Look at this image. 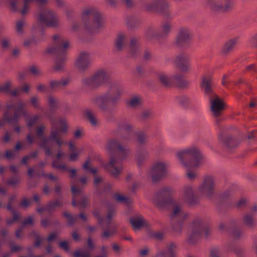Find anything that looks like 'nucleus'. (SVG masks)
<instances>
[{
    "label": "nucleus",
    "instance_id": "1",
    "mask_svg": "<svg viewBox=\"0 0 257 257\" xmlns=\"http://www.w3.org/2000/svg\"><path fill=\"white\" fill-rule=\"evenodd\" d=\"M121 93L120 86L116 83H111L105 93L92 98L91 101L105 113L107 120L111 121L114 119V111L120 101Z\"/></svg>",
    "mask_w": 257,
    "mask_h": 257
},
{
    "label": "nucleus",
    "instance_id": "2",
    "mask_svg": "<svg viewBox=\"0 0 257 257\" xmlns=\"http://www.w3.org/2000/svg\"><path fill=\"white\" fill-rule=\"evenodd\" d=\"M82 22L84 29L90 33H97L104 27L101 14L95 8H89L82 14Z\"/></svg>",
    "mask_w": 257,
    "mask_h": 257
},
{
    "label": "nucleus",
    "instance_id": "3",
    "mask_svg": "<svg viewBox=\"0 0 257 257\" xmlns=\"http://www.w3.org/2000/svg\"><path fill=\"white\" fill-rule=\"evenodd\" d=\"M69 43L68 40H66L62 44L57 43V45L48 48L46 50V53L54 54L56 55V59L54 61V70L59 72L63 70L66 61L67 51L66 49L69 48Z\"/></svg>",
    "mask_w": 257,
    "mask_h": 257
},
{
    "label": "nucleus",
    "instance_id": "4",
    "mask_svg": "<svg viewBox=\"0 0 257 257\" xmlns=\"http://www.w3.org/2000/svg\"><path fill=\"white\" fill-rule=\"evenodd\" d=\"M177 156L184 166L189 167H198L203 158L200 151L196 147L180 152L177 153Z\"/></svg>",
    "mask_w": 257,
    "mask_h": 257
},
{
    "label": "nucleus",
    "instance_id": "5",
    "mask_svg": "<svg viewBox=\"0 0 257 257\" xmlns=\"http://www.w3.org/2000/svg\"><path fill=\"white\" fill-rule=\"evenodd\" d=\"M174 191L170 187H165L161 189L155 195L153 202L159 209H165L170 205L175 204L173 198Z\"/></svg>",
    "mask_w": 257,
    "mask_h": 257
},
{
    "label": "nucleus",
    "instance_id": "6",
    "mask_svg": "<svg viewBox=\"0 0 257 257\" xmlns=\"http://www.w3.org/2000/svg\"><path fill=\"white\" fill-rule=\"evenodd\" d=\"M106 150L110 154V165L113 166L117 161H122L126 158V151L115 139L107 141Z\"/></svg>",
    "mask_w": 257,
    "mask_h": 257
},
{
    "label": "nucleus",
    "instance_id": "7",
    "mask_svg": "<svg viewBox=\"0 0 257 257\" xmlns=\"http://www.w3.org/2000/svg\"><path fill=\"white\" fill-rule=\"evenodd\" d=\"M205 231V237L207 238L210 233V229L205 226L204 222L201 219H195L192 222V231L188 238V242L194 244L197 242V239Z\"/></svg>",
    "mask_w": 257,
    "mask_h": 257
},
{
    "label": "nucleus",
    "instance_id": "8",
    "mask_svg": "<svg viewBox=\"0 0 257 257\" xmlns=\"http://www.w3.org/2000/svg\"><path fill=\"white\" fill-rule=\"evenodd\" d=\"M109 81V77L103 70H99L90 78L83 79V82L91 89L94 90Z\"/></svg>",
    "mask_w": 257,
    "mask_h": 257
},
{
    "label": "nucleus",
    "instance_id": "9",
    "mask_svg": "<svg viewBox=\"0 0 257 257\" xmlns=\"http://www.w3.org/2000/svg\"><path fill=\"white\" fill-rule=\"evenodd\" d=\"M146 11L150 13H159L165 19L171 18L168 3L165 0H155L146 6Z\"/></svg>",
    "mask_w": 257,
    "mask_h": 257
},
{
    "label": "nucleus",
    "instance_id": "10",
    "mask_svg": "<svg viewBox=\"0 0 257 257\" xmlns=\"http://www.w3.org/2000/svg\"><path fill=\"white\" fill-rule=\"evenodd\" d=\"M192 36L188 29L181 28L175 38V46L179 48L187 49L190 47Z\"/></svg>",
    "mask_w": 257,
    "mask_h": 257
},
{
    "label": "nucleus",
    "instance_id": "11",
    "mask_svg": "<svg viewBox=\"0 0 257 257\" xmlns=\"http://www.w3.org/2000/svg\"><path fill=\"white\" fill-rule=\"evenodd\" d=\"M209 97L210 103V110L213 116L215 117L221 116L226 108L225 102L216 93Z\"/></svg>",
    "mask_w": 257,
    "mask_h": 257
},
{
    "label": "nucleus",
    "instance_id": "12",
    "mask_svg": "<svg viewBox=\"0 0 257 257\" xmlns=\"http://www.w3.org/2000/svg\"><path fill=\"white\" fill-rule=\"evenodd\" d=\"M28 115L27 112L25 109V104L22 102L18 103L17 108L14 112L12 116L11 114H8L7 112H4L3 118L8 123H12L15 125L18 124V120L21 116H26Z\"/></svg>",
    "mask_w": 257,
    "mask_h": 257
},
{
    "label": "nucleus",
    "instance_id": "13",
    "mask_svg": "<svg viewBox=\"0 0 257 257\" xmlns=\"http://www.w3.org/2000/svg\"><path fill=\"white\" fill-rule=\"evenodd\" d=\"M206 5L209 7L212 13H227L232 10L233 7V2L230 0H226L224 5L218 4L215 2L216 0H206Z\"/></svg>",
    "mask_w": 257,
    "mask_h": 257
},
{
    "label": "nucleus",
    "instance_id": "14",
    "mask_svg": "<svg viewBox=\"0 0 257 257\" xmlns=\"http://www.w3.org/2000/svg\"><path fill=\"white\" fill-rule=\"evenodd\" d=\"M37 20L42 25L45 23L47 27H55L57 26L55 14L51 10L46 9L41 11L38 16Z\"/></svg>",
    "mask_w": 257,
    "mask_h": 257
},
{
    "label": "nucleus",
    "instance_id": "15",
    "mask_svg": "<svg viewBox=\"0 0 257 257\" xmlns=\"http://www.w3.org/2000/svg\"><path fill=\"white\" fill-rule=\"evenodd\" d=\"M218 139L223 147L229 151L237 148L240 143V139L231 134H220Z\"/></svg>",
    "mask_w": 257,
    "mask_h": 257
},
{
    "label": "nucleus",
    "instance_id": "16",
    "mask_svg": "<svg viewBox=\"0 0 257 257\" xmlns=\"http://www.w3.org/2000/svg\"><path fill=\"white\" fill-rule=\"evenodd\" d=\"M167 170L165 164L163 162H157L155 164L151 169V175L153 183L160 181L166 176Z\"/></svg>",
    "mask_w": 257,
    "mask_h": 257
},
{
    "label": "nucleus",
    "instance_id": "17",
    "mask_svg": "<svg viewBox=\"0 0 257 257\" xmlns=\"http://www.w3.org/2000/svg\"><path fill=\"white\" fill-rule=\"evenodd\" d=\"M91 62L90 53L86 51H82L79 54L74 64L79 71L84 72L89 68Z\"/></svg>",
    "mask_w": 257,
    "mask_h": 257
},
{
    "label": "nucleus",
    "instance_id": "18",
    "mask_svg": "<svg viewBox=\"0 0 257 257\" xmlns=\"http://www.w3.org/2000/svg\"><path fill=\"white\" fill-rule=\"evenodd\" d=\"M174 63L181 72H188L190 66V59L188 55L185 52L180 53L176 57Z\"/></svg>",
    "mask_w": 257,
    "mask_h": 257
},
{
    "label": "nucleus",
    "instance_id": "19",
    "mask_svg": "<svg viewBox=\"0 0 257 257\" xmlns=\"http://www.w3.org/2000/svg\"><path fill=\"white\" fill-rule=\"evenodd\" d=\"M214 184L213 178L206 177L204 182L199 188V191L203 194H206L208 198H211L214 192Z\"/></svg>",
    "mask_w": 257,
    "mask_h": 257
},
{
    "label": "nucleus",
    "instance_id": "20",
    "mask_svg": "<svg viewBox=\"0 0 257 257\" xmlns=\"http://www.w3.org/2000/svg\"><path fill=\"white\" fill-rule=\"evenodd\" d=\"M184 194L185 200L189 206L198 205L200 204L199 197L194 194L192 187H185Z\"/></svg>",
    "mask_w": 257,
    "mask_h": 257
},
{
    "label": "nucleus",
    "instance_id": "21",
    "mask_svg": "<svg viewBox=\"0 0 257 257\" xmlns=\"http://www.w3.org/2000/svg\"><path fill=\"white\" fill-rule=\"evenodd\" d=\"M50 140L54 141L59 147L62 145L63 142L60 138L59 133H58V129H51L50 131V135L48 138L44 137L42 138L40 147L44 148L48 147L47 145L48 142Z\"/></svg>",
    "mask_w": 257,
    "mask_h": 257
},
{
    "label": "nucleus",
    "instance_id": "22",
    "mask_svg": "<svg viewBox=\"0 0 257 257\" xmlns=\"http://www.w3.org/2000/svg\"><path fill=\"white\" fill-rule=\"evenodd\" d=\"M201 80L200 87L204 89L205 95L211 97L215 93L212 88V77L210 76H203Z\"/></svg>",
    "mask_w": 257,
    "mask_h": 257
},
{
    "label": "nucleus",
    "instance_id": "23",
    "mask_svg": "<svg viewBox=\"0 0 257 257\" xmlns=\"http://www.w3.org/2000/svg\"><path fill=\"white\" fill-rule=\"evenodd\" d=\"M32 37L34 39L37 43L45 39L44 27L39 22H38L35 25H34L32 26Z\"/></svg>",
    "mask_w": 257,
    "mask_h": 257
},
{
    "label": "nucleus",
    "instance_id": "24",
    "mask_svg": "<svg viewBox=\"0 0 257 257\" xmlns=\"http://www.w3.org/2000/svg\"><path fill=\"white\" fill-rule=\"evenodd\" d=\"M238 41L237 38H233L226 41L221 50V54L224 56L228 55L235 48Z\"/></svg>",
    "mask_w": 257,
    "mask_h": 257
},
{
    "label": "nucleus",
    "instance_id": "25",
    "mask_svg": "<svg viewBox=\"0 0 257 257\" xmlns=\"http://www.w3.org/2000/svg\"><path fill=\"white\" fill-rule=\"evenodd\" d=\"M176 86L179 89H187L190 84L189 81L185 78V76L180 74H177L173 76Z\"/></svg>",
    "mask_w": 257,
    "mask_h": 257
},
{
    "label": "nucleus",
    "instance_id": "26",
    "mask_svg": "<svg viewBox=\"0 0 257 257\" xmlns=\"http://www.w3.org/2000/svg\"><path fill=\"white\" fill-rule=\"evenodd\" d=\"M227 251L233 252L237 257H243L245 255V249L243 247L237 245L233 243H230L227 247Z\"/></svg>",
    "mask_w": 257,
    "mask_h": 257
},
{
    "label": "nucleus",
    "instance_id": "27",
    "mask_svg": "<svg viewBox=\"0 0 257 257\" xmlns=\"http://www.w3.org/2000/svg\"><path fill=\"white\" fill-rule=\"evenodd\" d=\"M140 47L139 40L136 37H133L131 39L130 43V54L132 57H135Z\"/></svg>",
    "mask_w": 257,
    "mask_h": 257
},
{
    "label": "nucleus",
    "instance_id": "28",
    "mask_svg": "<svg viewBox=\"0 0 257 257\" xmlns=\"http://www.w3.org/2000/svg\"><path fill=\"white\" fill-rule=\"evenodd\" d=\"M70 82V78H66L60 80H52L50 82V87L52 90L61 88L66 86Z\"/></svg>",
    "mask_w": 257,
    "mask_h": 257
},
{
    "label": "nucleus",
    "instance_id": "29",
    "mask_svg": "<svg viewBox=\"0 0 257 257\" xmlns=\"http://www.w3.org/2000/svg\"><path fill=\"white\" fill-rule=\"evenodd\" d=\"M185 218L175 219L173 218L171 219V227L174 232L180 233L182 231V228Z\"/></svg>",
    "mask_w": 257,
    "mask_h": 257
},
{
    "label": "nucleus",
    "instance_id": "30",
    "mask_svg": "<svg viewBox=\"0 0 257 257\" xmlns=\"http://www.w3.org/2000/svg\"><path fill=\"white\" fill-rule=\"evenodd\" d=\"M89 203V201L86 197H83L80 201H76L75 197H73L71 202L72 205L73 207L78 206L80 210L85 209L88 204Z\"/></svg>",
    "mask_w": 257,
    "mask_h": 257
},
{
    "label": "nucleus",
    "instance_id": "31",
    "mask_svg": "<svg viewBox=\"0 0 257 257\" xmlns=\"http://www.w3.org/2000/svg\"><path fill=\"white\" fill-rule=\"evenodd\" d=\"M130 221L133 228L136 229H140L144 226L145 223L142 216L132 217L130 218Z\"/></svg>",
    "mask_w": 257,
    "mask_h": 257
},
{
    "label": "nucleus",
    "instance_id": "32",
    "mask_svg": "<svg viewBox=\"0 0 257 257\" xmlns=\"http://www.w3.org/2000/svg\"><path fill=\"white\" fill-rule=\"evenodd\" d=\"M63 203L62 202L58 199L54 201H50L46 204V209L49 213H51L55 211V208L57 207H62Z\"/></svg>",
    "mask_w": 257,
    "mask_h": 257
},
{
    "label": "nucleus",
    "instance_id": "33",
    "mask_svg": "<svg viewBox=\"0 0 257 257\" xmlns=\"http://www.w3.org/2000/svg\"><path fill=\"white\" fill-rule=\"evenodd\" d=\"M52 166L54 168L57 169H61L64 170L68 171L70 172V177L72 178H74L76 176L77 171L76 169H68L65 165H57L56 162H53L52 164Z\"/></svg>",
    "mask_w": 257,
    "mask_h": 257
},
{
    "label": "nucleus",
    "instance_id": "34",
    "mask_svg": "<svg viewBox=\"0 0 257 257\" xmlns=\"http://www.w3.org/2000/svg\"><path fill=\"white\" fill-rule=\"evenodd\" d=\"M149 153L147 151L145 150H140L137 152L136 158L137 160L138 165L141 167L143 163L145 161L146 159L148 157Z\"/></svg>",
    "mask_w": 257,
    "mask_h": 257
},
{
    "label": "nucleus",
    "instance_id": "35",
    "mask_svg": "<svg viewBox=\"0 0 257 257\" xmlns=\"http://www.w3.org/2000/svg\"><path fill=\"white\" fill-rule=\"evenodd\" d=\"M158 78L160 84L164 87L167 88L172 87V83L164 73L159 74Z\"/></svg>",
    "mask_w": 257,
    "mask_h": 257
},
{
    "label": "nucleus",
    "instance_id": "36",
    "mask_svg": "<svg viewBox=\"0 0 257 257\" xmlns=\"http://www.w3.org/2000/svg\"><path fill=\"white\" fill-rule=\"evenodd\" d=\"M141 24V21L134 16H129L127 18V26L131 28L138 27Z\"/></svg>",
    "mask_w": 257,
    "mask_h": 257
},
{
    "label": "nucleus",
    "instance_id": "37",
    "mask_svg": "<svg viewBox=\"0 0 257 257\" xmlns=\"http://www.w3.org/2000/svg\"><path fill=\"white\" fill-rule=\"evenodd\" d=\"M172 26L169 23H166L162 26V31L159 32L160 35V38H166L168 37L171 31Z\"/></svg>",
    "mask_w": 257,
    "mask_h": 257
},
{
    "label": "nucleus",
    "instance_id": "38",
    "mask_svg": "<svg viewBox=\"0 0 257 257\" xmlns=\"http://www.w3.org/2000/svg\"><path fill=\"white\" fill-rule=\"evenodd\" d=\"M244 224L248 227L253 228L255 226V222L252 215L247 214L243 217Z\"/></svg>",
    "mask_w": 257,
    "mask_h": 257
},
{
    "label": "nucleus",
    "instance_id": "39",
    "mask_svg": "<svg viewBox=\"0 0 257 257\" xmlns=\"http://www.w3.org/2000/svg\"><path fill=\"white\" fill-rule=\"evenodd\" d=\"M229 196V193L228 192H225L219 195V200L217 203V207L220 211L221 207L223 206L224 203L228 199Z\"/></svg>",
    "mask_w": 257,
    "mask_h": 257
},
{
    "label": "nucleus",
    "instance_id": "40",
    "mask_svg": "<svg viewBox=\"0 0 257 257\" xmlns=\"http://www.w3.org/2000/svg\"><path fill=\"white\" fill-rule=\"evenodd\" d=\"M173 206L174 207L173 212L170 215V219H173V218L175 219L185 218V215L182 216L180 214H179V213L180 211V206L178 205H176L175 204Z\"/></svg>",
    "mask_w": 257,
    "mask_h": 257
},
{
    "label": "nucleus",
    "instance_id": "41",
    "mask_svg": "<svg viewBox=\"0 0 257 257\" xmlns=\"http://www.w3.org/2000/svg\"><path fill=\"white\" fill-rule=\"evenodd\" d=\"M146 35L148 39H160L159 33L155 31L153 29L148 28L146 31Z\"/></svg>",
    "mask_w": 257,
    "mask_h": 257
},
{
    "label": "nucleus",
    "instance_id": "42",
    "mask_svg": "<svg viewBox=\"0 0 257 257\" xmlns=\"http://www.w3.org/2000/svg\"><path fill=\"white\" fill-rule=\"evenodd\" d=\"M7 4H9L10 8L13 12H16L19 11L17 5L21 3V0H4Z\"/></svg>",
    "mask_w": 257,
    "mask_h": 257
},
{
    "label": "nucleus",
    "instance_id": "43",
    "mask_svg": "<svg viewBox=\"0 0 257 257\" xmlns=\"http://www.w3.org/2000/svg\"><path fill=\"white\" fill-rule=\"evenodd\" d=\"M62 216L64 217L67 218V223L68 226H71L75 224L76 220V218L74 216L72 215L70 213L68 212H64L62 213Z\"/></svg>",
    "mask_w": 257,
    "mask_h": 257
},
{
    "label": "nucleus",
    "instance_id": "44",
    "mask_svg": "<svg viewBox=\"0 0 257 257\" xmlns=\"http://www.w3.org/2000/svg\"><path fill=\"white\" fill-rule=\"evenodd\" d=\"M125 38V36L123 34L118 35L115 42V46L117 51H121L122 50V44Z\"/></svg>",
    "mask_w": 257,
    "mask_h": 257
},
{
    "label": "nucleus",
    "instance_id": "45",
    "mask_svg": "<svg viewBox=\"0 0 257 257\" xmlns=\"http://www.w3.org/2000/svg\"><path fill=\"white\" fill-rule=\"evenodd\" d=\"M177 99L182 106L185 107L189 106L190 99L188 96L186 95L178 96L177 97Z\"/></svg>",
    "mask_w": 257,
    "mask_h": 257
},
{
    "label": "nucleus",
    "instance_id": "46",
    "mask_svg": "<svg viewBox=\"0 0 257 257\" xmlns=\"http://www.w3.org/2000/svg\"><path fill=\"white\" fill-rule=\"evenodd\" d=\"M142 103L141 98L139 97H134L130 100H127V104L131 107H135L141 105Z\"/></svg>",
    "mask_w": 257,
    "mask_h": 257
},
{
    "label": "nucleus",
    "instance_id": "47",
    "mask_svg": "<svg viewBox=\"0 0 257 257\" xmlns=\"http://www.w3.org/2000/svg\"><path fill=\"white\" fill-rule=\"evenodd\" d=\"M84 115L93 125H96L97 124V122L96 119L90 110H88L84 112Z\"/></svg>",
    "mask_w": 257,
    "mask_h": 257
},
{
    "label": "nucleus",
    "instance_id": "48",
    "mask_svg": "<svg viewBox=\"0 0 257 257\" xmlns=\"http://www.w3.org/2000/svg\"><path fill=\"white\" fill-rule=\"evenodd\" d=\"M137 141L140 145H145L147 143V136L144 132H141L137 134Z\"/></svg>",
    "mask_w": 257,
    "mask_h": 257
},
{
    "label": "nucleus",
    "instance_id": "49",
    "mask_svg": "<svg viewBox=\"0 0 257 257\" xmlns=\"http://www.w3.org/2000/svg\"><path fill=\"white\" fill-rule=\"evenodd\" d=\"M118 129L120 131L126 132L127 135H130L132 131V125L127 123H123L122 124H118Z\"/></svg>",
    "mask_w": 257,
    "mask_h": 257
},
{
    "label": "nucleus",
    "instance_id": "50",
    "mask_svg": "<svg viewBox=\"0 0 257 257\" xmlns=\"http://www.w3.org/2000/svg\"><path fill=\"white\" fill-rule=\"evenodd\" d=\"M48 103L51 110H54L58 107L57 100L52 96H49L48 98Z\"/></svg>",
    "mask_w": 257,
    "mask_h": 257
},
{
    "label": "nucleus",
    "instance_id": "51",
    "mask_svg": "<svg viewBox=\"0 0 257 257\" xmlns=\"http://www.w3.org/2000/svg\"><path fill=\"white\" fill-rule=\"evenodd\" d=\"M90 251L77 250L73 253V257H90Z\"/></svg>",
    "mask_w": 257,
    "mask_h": 257
},
{
    "label": "nucleus",
    "instance_id": "52",
    "mask_svg": "<svg viewBox=\"0 0 257 257\" xmlns=\"http://www.w3.org/2000/svg\"><path fill=\"white\" fill-rule=\"evenodd\" d=\"M10 211L13 214V218L6 220V223L8 225L12 224L15 222L18 221L20 220V216L17 213L16 210Z\"/></svg>",
    "mask_w": 257,
    "mask_h": 257
},
{
    "label": "nucleus",
    "instance_id": "53",
    "mask_svg": "<svg viewBox=\"0 0 257 257\" xmlns=\"http://www.w3.org/2000/svg\"><path fill=\"white\" fill-rule=\"evenodd\" d=\"M114 198L116 201L118 203H126L128 201V199L127 197L119 193L114 194Z\"/></svg>",
    "mask_w": 257,
    "mask_h": 257
},
{
    "label": "nucleus",
    "instance_id": "54",
    "mask_svg": "<svg viewBox=\"0 0 257 257\" xmlns=\"http://www.w3.org/2000/svg\"><path fill=\"white\" fill-rule=\"evenodd\" d=\"M107 167H112L113 169L110 170V174L115 178H117L118 176L120 174L121 172V169L118 168L117 167L113 166H111L110 165V163L109 164L106 165Z\"/></svg>",
    "mask_w": 257,
    "mask_h": 257
},
{
    "label": "nucleus",
    "instance_id": "55",
    "mask_svg": "<svg viewBox=\"0 0 257 257\" xmlns=\"http://www.w3.org/2000/svg\"><path fill=\"white\" fill-rule=\"evenodd\" d=\"M12 84L10 81H7L4 85L0 84V93H4L8 94V92L9 91L10 88H11Z\"/></svg>",
    "mask_w": 257,
    "mask_h": 257
},
{
    "label": "nucleus",
    "instance_id": "56",
    "mask_svg": "<svg viewBox=\"0 0 257 257\" xmlns=\"http://www.w3.org/2000/svg\"><path fill=\"white\" fill-rule=\"evenodd\" d=\"M102 177H95L93 180V185L96 189L97 193L100 195L102 194L101 190L99 189L98 184L102 181Z\"/></svg>",
    "mask_w": 257,
    "mask_h": 257
},
{
    "label": "nucleus",
    "instance_id": "57",
    "mask_svg": "<svg viewBox=\"0 0 257 257\" xmlns=\"http://www.w3.org/2000/svg\"><path fill=\"white\" fill-rule=\"evenodd\" d=\"M24 26V21L20 20L16 22V30L19 34H23L24 33L23 28Z\"/></svg>",
    "mask_w": 257,
    "mask_h": 257
},
{
    "label": "nucleus",
    "instance_id": "58",
    "mask_svg": "<svg viewBox=\"0 0 257 257\" xmlns=\"http://www.w3.org/2000/svg\"><path fill=\"white\" fill-rule=\"evenodd\" d=\"M247 72H253L257 73V65L255 64H251L246 66L243 70V73H245Z\"/></svg>",
    "mask_w": 257,
    "mask_h": 257
},
{
    "label": "nucleus",
    "instance_id": "59",
    "mask_svg": "<svg viewBox=\"0 0 257 257\" xmlns=\"http://www.w3.org/2000/svg\"><path fill=\"white\" fill-rule=\"evenodd\" d=\"M19 182V179L17 177H13L8 180L7 184L8 185L15 187Z\"/></svg>",
    "mask_w": 257,
    "mask_h": 257
},
{
    "label": "nucleus",
    "instance_id": "60",
    "mask_svg": "<svg viewBox=\"0 0 257 257\" xmlns=\"http://www.w3.org/2000/svg\"><path fill=\"white\" fill-rule=\"evenodd\" d=\"M16 199V196L14 195H11V196L9 198L7 208L9 211H13L16 210L14 209L12 205L13 204V201Z\"/></svg>",
    "mask_w": 257,
    "mask_h": 257
},
{
    "label": "nucleus",
    "instance_id": "61",
    "mask_svg": "<svg viewBox=\"0 0 257 257\" xmlns=\"http://www.w3.org/2000/svg\"><path fill=\"white\" fill-rule=\"evenodd\" d=\"M176 245L171 242L168 248V251L170 254V257H175V250L176 249Z\"/></svg>",
    "mask_w": 257,
    "mask_h": 257
},
{
    "label": "nucleus",
    "instance_id": "62",
    "mask_svg": "<svg viewBox=\"0 0 257 257\" xmlns=\"http://www.w3.org/2000/svg\"><path fill=\"white\" fill-rule=\"evenodd\" d=\"M30 205V200L26 197L23 198L19 203V206L24 208H28Z\"/></svg>",
    "mask_w": 257,
    "mask_h": 257
},
{
    "label": "nucleus",
    "instance_id": "63",
    "mask_svg": "<svg viewBox=\"0 0 257 257\" xmlns=\"http://www.w3.org/2000/svg\"><path fill=\"white\" fill-rule=\"evenodd\" d=\"M39 118V116L38 115H35L34 117H31L29 118L28 120V122L27 123V126L28 127H32L34 125L36 120L38 119Z\"/></svg>",
    "mask_w": 257,
    "mask_h": 257
},
{
    "label": "nucleus",
    "instance_id": "64",
    "mask_svg": "<svg viewBox=\"0 0 257 257\" xmlns=\"http://www.w3.org/2000/svg\"><path fill=\"white\" fill-rule=\"evenodd\" d=\"M247 200L245 198L240 199L237 203L235 204V207L237 208L245 207L246 205Z\"/></svg>",
    "mask_w": 257,
    "mask_h": 257
}]
</instances>
